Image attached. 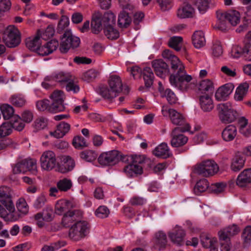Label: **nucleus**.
<instances>
[{
	"instance_id": "obj_1",
	"label": "nucleus",
	"mask_w": 251,
	"mask_h": 251,
	"mask_svg": "<svg viewBox=\"0 0 251 251\" xmlns=\"http://www.w3.org/2000/svg\"><path fill=\"white\" fill-rule=\"evenodd\" d=\"M176 66L171 68L173 73L171 75L169 81L172 86L181 91L187 90L190 85L189 82L192 80L191 75H186L184 66L180 60H174Z\"/></svg>"
},
{
	"instance_id": "obj_2",
	"label": "nucleus",
	"mask_w": 251,
	"mask_h": 251,
	"mask_svg": "<svg viewBox=\"0 0 251 251\" xmlns=\"http://www.w3.org/2000/svg\"><path fill=\"white\" fill-rule=\"evenodd\" d=\"M217 22L214 27L223 31H225L229 27V25H236L240 21V14L236 10L228 12L218 11L216 12Z\"/></svg>"
},
{
	"instance_id": "obj_3",
	"label": "nucleus",
	"mask_w": 251,
	"mask_h": 251,
	"mask_svg": "<svg viewBox=\"0 0 251 251\" xmlns=\"http://www.w3.org/2000/svg\"><path fill=\"white\" fill-rule=\"evenodd\" d=\"M123 89V85L121 78L116 75L109 77L108 87H102L100 88V94L105 99L112 100L121 93Z\"/></svg>"
},
{
	"instance_id": "obj_4",
	"label": "nucleus",
	"mask_w": 251,
	"mask_h": 251,
	"mask_svg": "<svg viewBox=\"0 0 251 251\" xmlns=\"http://www.w3.org/2000/svg\"><path fill=\"white\" fill-rule=\"evenodd\" d=\"M90 226L85 221H78L73 224L68 231L69 238L74 242L79 241L88 236Z\"/></svg>"
},
{
	"instance_id": "obj_5",
	"label": "nucleus",
	"mask_w": 251,
	"mask_h": 251,
	"mask_svg": "<svg viewBox=\"0 0 251 251\" xmlns=\"http://www.w3.org/2000/svg\"><path fill=\"white\" fill-rule=\"evenodd\" d=\"M217 108L219 119L222 123H232L238 117L237 112L234 110L230 102L220 103L217 105Z\"/></svg>"
},
{
	"instance_id": "obj_6",
	"label": "nucleus",
	"mask_w": 251,
	"mask_h": 251,
	"mask_svg": "<svg viewBox=\"0 0 251 251\" xmlns=\"http://www.w3.org/2000/svg\"><path fill=\"white\" fill-rule=\"evenodd\" d=\"M120 160L126 162L128 161V157L127 155H121L120 152L116 150L103 152L98 158L99 163L103 166L115 165Z\"/></svg>"
},
{
	"instance_id": "obj_7",
	"label": "nucleus",
	"mask_w": 251,
	"mask_h": 251,
	"mask_svg": "<svg viewBox=\"0 0 251 251\" xmlns=\"http://www.w3.org/2000/svg\"><path fill=\"white\" fill-rule=\"evenodd\" d=\"M2 39L7 47L15 48L21 43V33L15 26L9 25L4 31Z\"/></svg>"
},
{
	"instance_id": "obj_8",
	"label": "nucleus",
	"mask_w": 251,
	"mask_h": 251,
	"mask_svg": "<svg viewBox=\"0 0 251 251\" xmlns=\"http://www.w3.org/2000/svg\"><path fill=\"white\" fill-rule=\"evenodd\" d=\"M219 171V167L213 160L203 161L194 166V172L203 176L208 177L216 174Z\"/></svg>"
},
{
	"instance_id": "obj_9",
	"label": "nucleus",
	"mask_w": 251,
	"mask_h": 251,
	"mask_svg": "<svg viewBox=\"0 0 251 251\" xmlns=\"http://www.w3.org/2000/svg\"><path fill=\"white\" fill-rule=\"evenodd\" d=\"M190 129L189 125H186L185 126L176 127L173 129L171 136V145L173 147L178 148L185 145L188 140V138L184 135L179 132L188 131Z\"/></svg>"
},
{
	"instance_id": "obj_10",
	"label": "nucleus",
	"mask_w": 251,
	"mask_h": 251,
	"mask_svg": "<svg viewBox=\"0 0 251 251\" xmlns=\"http://www.w3.org/2000/svg\"><path fill=\"white\" fill-rule=\"evenodd\" d=\"M30 171L33 174L36 173V161L31 158L21 159L13 166V173L14 174H24Z\"/></svg>"
},
{
	"instance_id": "obj_11",
	"label": "nucleus",
	"mask_w": 251,
	"mask_h": 251,
	"mask_svg": "<svg viewBox=\"0 0 251 251\" xmlns=\"http://www.w3.org/2000/svg\"><path fill=\"white\" fill-rule=\"evenodd\" d=\"M80 44V39L78 37L73 36L70 30L65 31L61 39L59 50L61 52L65 53L71 48L78 47Z\"/></svg>"
},
{
	"instance_id": "obj_12",
	"label": "nucleus",
	"mask_w": 251,
	"mask_h": 251,
	"mask_svg": "<svg viewBox=\"0 0 251 251\" xmlns=\"http://www.w3.org/2000/svg\"><path fill=\"white\" fill-rule=\"evenodd\" d=\"M161 111L164 117L168 115L169 116L171 122L175 125L182 127L185 126L186 125H189L186 122L183 115L174 109L168 108L167 106H163Z\"/></svg>"
},
{
	"instance_id": "obj_13",
	"label": "nucleus",
	"mask_w": 251,
	"mask_h": 251,
	"mask_svg": "<svg viewBox=\"0 0 251 251\" xmlns=\"http://www.w3.org/2000/svg\"><path fill=\"white\" fill-rule=\"evenodd\" d=\"M40 163L43 170L47 171L53 170L57 164L55 154L51 151L43 152L40 157Z\"/></svg>"
},
{
	"instance_id": "obj_14",
	"label": "nucleus",
	"mask_w": 251,
	"mask_h": 251,
	"mask_svg": "<svg viewBox=\"0 0 251 251\" xmlns=\"http://www.w3.org/2000/svg\"><path fill=\"white\" fill-rule=\"evenodd\" d=\"M52 100V107L50 110L54 113L63 111L65 107L64 101L65 99L64 93L61 90L54 91L50 96Z\"/></svg>"
},
{
	"instance_id": "obj_15",
	"label": "nucleus",
	"mask_w": 251,
	"mask_h": 251,
	"mask_svg": "<svg viewBox=\"0 0 251 251\" xmlns=\"http://www.w3.org/2000/svg\"><path fill=\"white\" fill-rule=\"evenodd\" d=\"M0 202L5 207L9 212H14L15 207L12 200L10 188L6 186L0 187Z\"/></svg>"
},
{
	"instance_id": "obj_16",
	"label": "nucleus",
	"mask_w": 251,
	"mask_h": 251,
	"mask_svg": "<svg viewBox=\"0 0 251 251\" xmlns=\"http://www.w3.org/2000/svg\"><path fill=\"white\" fill-rule=\"evenodd\" d=\"M152 248L156 251H163L167 245V236L162 231H158L154 234L153 238Z\"/></svg>"
},
{
	"instance_id": "obj_17",
	"label": "nucleus",
	"mask_w": 251,
	"mask_h": 251,
	"mask_svg": "<svg viewBox=\"0 0 251 251\" xmlns=\"http://www.w3.org/2000/svg\"><path fill=\"white\" fill-rule=\"evenodd\" d=\"M234 89L233 84L228 83L220 87L215 93V98L218 101L225 100Z\"/></svg>"
},
{
	"instance_id": "obj_18",
	"label": "nucleus",
	"mask_w": 251,
	"mask_h": 251,
	"mask_svg": "<svg viewBox=\"0 0 251 251\" xmlns=\"http://www.w3.org/2000/svg\"><path fill=\"white\" fill-rule=\"evenodd\" d=\"M152 67L156 75L163 77L169 72L168 66L162 59H156L152 62Z\"/></svg>"
},
{
	"instance_id": "obj_19",
	"label": "nucleus",
	"mask_w": 251,
	"mask_h": 251,
	"mask_svg": "<svg viewBox=\"0 0 251 251\" xmlns=\"http://www.w3.org/2000/svg\"><path fill=\"white\" fill-rule=\"evenodd\" d=\"M176 16L181 19L193 18L195 16V10L191 5L186 4L178 8Z\"/></svg>"
},
{
	"instance_id": "obj_20",
	"label": "nucleus",
	"mask_w": 251,
	"mask_h": 251,
	"mask_svg": "<svg viewBox=\"0 0 251 251\" xmlns=\"http://www.w3.org/2000/svg\"><path fill=\"white\" fill-rule=\"evenodd\" d=\"M251 183V169H247L242 171L237 176L236 184L241 188H244Z\"/></svg>"
},
{
	"instance_id": "obj_21",
	"label": "nucleus",
	"mask_w": 251,
	"mask_h": 251,
	"mask_svg": "<svg viewBox=\"0 0 251 251\" xmlns=\"http://www.w3.org/2000/svg\"><path fill=\"white\" fill-rule=\"evenodd\" d=\"M152 153L155 156L163 159H166L172 156L167 144L165 143H162L156 147L152 151Z\"/></svg>"
},
{
	"instance_id": "obj_22",
	"label": "nucleus",
	"mask_w": 251,
	"mask_h": 251,
	"mask_svg": "<svg viewBox=\"0 0 251 251\" xmlns=\"http://www.w3.org/2000/svg\"><path fill=\"white\" fill-rule=\"evenodd\" d=\"M185 235V231L178 226H176L172 232L168 233V236L172 242L178 245H180Z\"/></svg>"
},
{
	"instance_id": "obj_23",
	"label": "nucleus",
	"mask_w": 251,
	"mask_h": 251,
	"mask_svg": "<svg viewBox=\"0 0 251 251\" xmlns=\"http://www.w3.org/2000/svg\"><path fill=\"white\" fill-rule=\"evenodd\" d=\"M42 44L41 33L38 30L36 35L33 37H29L26 39V47L31 50L36 52L39 46Z\"/></svg>"
},
{
	"instance_id": "obj_24",
	"label": "nucleus",
	"mask_w": 251,
	"mask_h": 251,
	"mask_svg": "<svg viewBox=\"0 0 251 251\" xmlns=\"http://www.w3.org/2000/svg\"><path fill=\"white\" fill-rule=\"evenodd\" d=\"M74 204L69 201L66 200H60L57 201L55 207V212L57 215H62L67 211L73 208Z\"/></svg>"
},
{
	"instance_id": "obj_25",
	"label": "nucleus",
	"mask_w": 251,
	"mask_h": 251,
	"mask_svg": "<svg viewBox=\"0 0 251 251\" xmlns=\"http://www.w3.org/2000/svg\"><path fill=\"white\" fill-rule=\"evenodd\" d=\"M239 231V227L234 224L219 231L218 235L219 237L222 239L225 238L230 240V237L236 235Z\"/></svg>"
},
{
	"instance_id": "obj_26",
	"label": "nucleus",
	"mask_w": 251,
	"mask_h": 251,
	"mask_svg": "<svg viewBox=\"0 0 251 251\" xmlns=\"http://www.w3.org/2000/svg\"><path fill=\"white\" fill-rule=\"evenodd\" d=\"M200 104L201 108L204 112H210L214 108L213 101L208 94L200 96Z\"/></svg>"
},
{
	"instance_id": "obj_27",
	"label": "nucleus",
	"mask_w": 251,
	"mask_h": 251,
	"mask_svg": "<svg viewBox=\"0 0 251 251\" xmlns=\"http://www.w3.org/2000/svg\"><path fill=\"white\" fill-rule=\"evenodd\" d=\"M70 129V125L68 123L62 122L57 125L56 129L53 132H50L51 135L56 138H62Z\"/></svg>"
},
{
	"instance_id": "obj_28",
	"label": "nucleus",
	"mask_w": 251,
	"mask_h": 251,
	"mask_svg": "<svg viewBox=\"0 0 251 251\" xmlns=\"http://www.w3.org/2000/svg\"><path fill=\"white\" fill-rule=\"evenodd\" d=\"M237 128L233 125L227 126L223 130L222 137L226 142L232 141L237 135Z\"/></svg>"
},
{
	"instance_id": "obj_29",
	"label": "nucleus",
	"mask_w": 251,
	"mask_h": 251,
	"mask_svg": "<svg viewBox=\"0 0 251 251\" xmlns=\"http://www.w3.org/2000/svg\"><path fill=\"white\" fill-rule=\"evenodd\" d=\"M79 213L78 210L67 211L65 213L62 220L63 225L65 226H69L70 225L74 222H76L79 221L78 218Z\"/></svg>"
},
{
	"instance_id": "obj_30",
	"label": "nucleus",
	"mask_w": 251,
	"mask_h": 251,
	"mask_svg": "<svg viewBox=\"0 0 251 251\" xmlns=\"http://www.w3.org/2000/svg\"><path fill=\"white\" fill-rule=\"evenodd\" d=\"M101 14L99 12H95L92 17L91 21L92 31L95 34H98L102 29Z\"/></svg>"
},
{
	"instance_id": "obj_31",
	"label": "nucleus",
	"mask_w": 251,
	"mask_h": 251,
	"mask_svg": "<svg viewBox=\"0 0 251 251\" xmlns=\"http://www.w3.org/2000/svg\"><path fill=\"white\" fill-rule=\"evenodd\" d=\"M195 4L199 12L204 14L209 8L214 7L216 2L213 0H195Z\"/></svg>"
},
{
	"instance_id": "obj_32",
	"label": "nucleus",
	"mask_w": 251,
	"mask_h": 251,
	"mask_svg": "<svg viewBox=\"0 0 251 251\" xmlns=\"http://www.w3.org/2000/svg\"><path fill=\"white\" fill-rule=\"evenodd\" d=\"M124 171L128 177H135L143 173V168L141 165H136L130 163L124 168Z\"/></svg>"
},
{
	"instance_id": "obj_33",
	"label": "nucleus",
	"mask_w": 251,
	"mask_h": 251,
	"mask_svg": "<svg viewBox=\"0 0 251 251\" xmlns=\"http://www.w3.org/2000/svg\"><path fill=\"white\" fill-rule=\"evenodd\" d=\"M72 76L69 73L59 72L46 77V80H52L58 82H66L71 80Z\"/></svg>"
},
{
	"instance_id": "obj_34",
	"label": "nucleus",
	"mask_w": 251,
	"mask_h": 251,
	"mask_svg": "<svg viewBox=\"0 0 251 251\" xmlns=\"http://www.w3.org/2000/svg\"><path fill=\"white\" fill-rule=\"evenodd\" d=\"M214 84L212 81L205 79L201 81L198 85V89L201 93H212L214 91Z\"/></svg>"
},
{
	"instance_id": "obj_35",
	"label": "nucleus",
	"mask_w": 251,
	"mask_h": 251,
	"mask_svg": "<svg viewBox=\"0 0 251 251\" xmlns=\"http://www.w3.org/2000/svg\"><path fill=\"white\" fill-rule=\"evenodd\" d=\"M245 159L239 153L236 154L232 158L230 168L234 172H238L242 169L244 166Z\"/></svg>"
},
{
	"instance_id": "obj_36",
	"label": "nucleus",
	"mask_w": 251,
	"mask_h": 251,
	"mask_svg": "<svg viewBox=\"0 0 251 251\" xmlns=\"http://www.w3.org/2000/svg\"><path fill=\"white\" fill-rule=\"evenodd\" d=\"M62 162L63 163V167H61L59 169V172L61 173H66L71 171L75 166L74 160L70 156H63Z\"/></svg>"
},
{
	"instance_id": "obj_37",
	"label": "nucleus",
	"mask_w": 251,
	"mask_h": 251,
	"mask_svg": "<svg viewBox=\"0 0 251 251\" xmlns=\"http://www.w3.org/2000/svg\"><path fill=\"white\" fill-rule=\"evenodd\" d=\"M192 41L194 46L197 49L203 47L206 42L204 33L202 31L195 32L192 37Z\"/></svg>"
},
{
	"instance_id": "obj_38",
	"label": "nucleus",
	"mask_w": 251,
	"mask_h": 251,
	"mask_svg": "<svg viewBox=\"0 0 251 251\" xmlns=\"http://www.w3.org/2000/svg\"><path fill=\"white\" fill-rule=\"evenodd\" d=\"M131 18L129 14L123 10L119 14L118 24L121 28L127 27L131 23Z\"/></svg>"
},
{
	"instance_id": "obj_39",
	"label": "nucleus",
	"mask_w": 251,
	"mask_h": 251,
	"mask_svg": "<svg viewBox=\"0 0 251 251\" xmlns=\"http://www.w3.org/2000/svg\"><path fill=\"white\" fill-rule=\"evenodd\" d=\"M10 101L12 105L16 107H23L26 103L25 97L21 94L12 95L10 98Z\"/></svg>"
},
{
	"instance_id": "obj_40",
	"label": "nucleus",
	"mask_w": 251,
	"mask_h": 251,
	"mask_svg": "<svg viewBox=\"0 0 251 251\" xmlns=\"http://www.w3.org/2000/svg\"><path fill=\"white\" fill-rule=\"evenodd\" d=\"M201 242L204 248H210V251H211L213 248H217L215 246L217 242L216 239L209 237L206 234H202L201 235Z\"/></svg>"
},
{
	"instance_id": "obj_41",
	"label": "nucleus",
	"mask_w": 251,
	"mask_h": 251,
	"mask_svg": "<svg viewBox=\"0 0 251 251\" xmlns=\"http://www.w3.org/2000/svg\"><path fill=\"white\" fill-rule=\"evenodd\" d=\"M249 86L247 83L241 84L236 89L234 95V99L237 101L242 100L246 95Z\"/></svg>"
},
{
	"instance_id": "obj_42",
	"label": "nucleus",
	"mask_w": 251,
	"mask_h": 251,
	"mask_svg": "<svg viewBox=\"0 0 251 251\" xmlns=\"http://www.w3.org/2000/svg\"><path fill=\"white\" fill-rule=\"evenodd\" d=\"M142 75L145 81V86L149 88L153 84L154 79L153 73L150 67H146L142 71Z\"/></svg>"
},
{
	"instance_id": "obj_43",
	"label": "nucleus",
	"mask_w": 251,
	"mask_h": 251,
	"mask_svg": "<svg viewBox=\"0 0 251 251\" xmlns=\"http://www.w3.org/2000/svg\"><path fill=\"white\" fill-rule=\"evenodd\" d=\"M209 187V182L206 179H200L198 181L194 188V193L199 195L201 193L205 192Z\"/></svg>"
},
{
	"instance_id": "obj_44",
	"label": "nucleus",
	"mask_w": 251,
	"mask_h": 251,
	"mask_svg": "<svg viewBox=\"0 0 251 251\" xmlns=\"http://www.w3.org/2000/svg\"><path fill=\"white\" fill-rule=\"evenodd\" d=\"M101 19L105 27L115 24L116 16L112 12H107L103 15L101 14Z\"/></svg>"
},
{
	"instance_id": "obj_45",
	"label": "nucleus",
	"mask_w": 251,
	"mask_h": 251,
	"mask_svg": "<svg viewBox=\"0 0 251 251\" xmlns=\"http://www.w3.org/2000/svg\"><path fill=\"white\" fill-rule=\"evenodd\" d=\"M73 183L71 179L64 178L57 183V187L60 191L67 192L72 187Z\"/></svg>"
},
{
	"instance_id": "obj_46",
	"label": "nucleus",
	"mask_w": 251,
	"mask_h": 251,
	"mask_svg": "<svg viewBox=\"0 0 251 251\" xmlns=\"http://www.w3.org/2000/svg\"><path fill=\"white\" fill-rule=\"evenodd\" d=\"M160 96L162 98H165L168 102L171 104H175L177 100V98L174 92L169 88H167L163 92Z\"/></svg>"
},
{
	"instance_id": "obj_47",
	"label": "nucleus",
	"mask_w": 251,
	"mask_h": 251,
	"mask_svg": "<svg viewBox=\"0 0 251 251\" xmlns=\"http://www.w3.org/2000/svg\"><path fill=\"white\" fill-rule=\"evenodd\" d=\"M0 108L4 119H9L12 116L13 117L14 116V109L10 105L8 104H3L0 106Z\"/></svg>"
},
{
	"instance_id": "obj_48",
	"label": "nucleus",
	"mask_w": 251,
	"mask_h": 251,
	"mask_svg": "<svg viewBox=\"0 0 251 251\" xmlns=\"http://www.w3.org/2000/svg\"><path fill=\"white\" fill-rule=\"evenodd\" d=\"M11 126L12 129H14L17 131H22L25 125L22 122L21 117L18 115H14L11 121L9 122Z\"/></svg>"
},
{
	"instance_id": "obj_49",
	"label": "nucleus",
	"mask_w": 251,
	"mask_h": 251,
	"mask_svg": "<svg viewBox=\"0 0 251 251\" xmlns=\"http://www.w3.org/2000/svg\"><path fill=\"white\" fill-rule=\"evenodd\" d=\"M182 44V38L180 36H173L169 41V46L176 51L181 50Z\"/></svg>"
},
{
	"instance_id": "obj_50",
	"label": "nucleus",
	"mask_w": 251,
	"mask_h": 251,
	"mask_svg": "<svg viewBox=\"0 0 251 251\" xmlns=\"http://www.w3.org/2000/svg\"><path fill=\"white\" fill-rule=\"evenodd\" d=\"M36 106L39 111H44L47 110L50 112L54 113V112L50 111V109L52 107V105L50 103V101L47 99H44L37 101L36 103Z\"/></svg>"
},
{
	"instance_id": "obj_51",
	"label": "nucleus",
	"mask_w": 251,
	"mask_h": 251,
	"mask_svg": "<svg viewBox=\"0 0 251 251\" xmlns=\"http://www.w3.org/2000/svg\"><path fill=\"white\" fill-rule=\"evenodd\" d=\"M104 32L107 38L111 40H115L119 38V31L113 28V25L108 26L104 28Z\"/></svg>"
},
{
	"instance_id": "obj_52",
	"label": "nucleus",
	"mask_w": 251,
	"mask_h": 251,
	"mask_svg": "<svg viewBox=\"0 0 251 251\" xmlns=\"http://www.w3.org/2000/svg\"><path fill=\"white\" fill-rule=\"evenodd\" d=\"M80 157L86 161L92 162L96 159L97 154L93 151L86 150L80 153Z\"/></svg>"
},
{
	"instance_id": "obj_53",
	"label": "nucleus",
	"mask_w": 251,
	"mask_h": 251,
	"mask_svg": "<svg viewBox=\"0 0 251 251\" xmlns=\"http://www.w3.org/2000/svg\"><path fill=\"white\" fill-rule=\"evenodd\" d=\"M12 131L11 124L9 122L3 123L0 126V138L9 135Z\"/></svg>"
},
{
	"instance_id": "obj_54",
	"label": "nucleus",
	"mask_w": 251,
	"mask_h": 251,
	"mask_svg": "<svg viewBox=\"0 0 251 251\" xmlns=\"http://www.w3.org/2000/svg\"><path fill=\"white\" fill-rule=\"evenodd\" d=\"M211 50L212 55L216 57H220L223 53L222 46L219 41H215L213 43Z\"/></svg>"
},
{
	"instance_id": "obj_55",
	"label": "nucleus",
	"mask_w": 251,
	"mask_h": 251,
	"mask_svg": "<svg viewBox=\"0 0 251 251\" xmlns=\"http://www.w3.org/2000/svg\"><path fill=\"white\" fill-rule=\"evenodd\" d=\"M242 237L244 241L245 247H247L251 241V226H247L244 229Z\"/></svg>"
},
{
	"instance_id": "obj_56",
	"label": "nucleus",
	"mask_w": 251,
	"mask_h": 251,
	"mask_svg": "<svg viewBox=\"0 0 251 251\" xmlns=\"http://www.w3.org/2000/svg\"><path fill=\"white\" fill-rule=\"evenodd\" d=\"M162 56L164 58H167L170 60L171 64V68H174L177 65L176 63H174V60L176 59L179 60L178 58L175 55L172 54V51L169 50H165L162 52Z\"/></svg>"
},
{
	"instance_id": "obj_57",
	"label": "nucleus",
	"mask_w": 251,
	"mask_h": 251,
	"mask_svg": "<svg viewBox=\"0 0 251 251\" xmlns=\"http://www.w3.org/2000/svg\"><path fill=\"white\" fill-rule=\"evenodd\" d=\"M226 187V184L223 182L216 183L211 184L210 189L212 193L218 194L224 192Z\"/></svg>"
},
{
	"instance_id": "obj_58",
	"label": "nucleus",
	"mask_w": 251,
	"mask_h": 251,
	"mask_svg": "<svg viewBox=\"0 0 251 251\" xmlns=\"http://www.w3.org/2000/svg\"><path fill=\"white\" fill-rule=\"evenodd\" d=\"M69 25V18L65 15L61 16L57 26V32L61 33Z\"/></svg>"
},
{
	"instance_id": "obj_59",
	"label": "nucleus",
	"mask_w": 251,
	"mask_h": 251,
	"mask_svg": "<svg viewBox=\"0 0 251 251\" xmlns=\"http://www.w3.org/2000/svg\"><path fill=\"white\" fill-rule=\"evenodd\" d=\"M109 210L105 206H100L95 211L96 216L100 218H105L108 216Z\"/></svg>"
},
{
	"instance_id": "obj_60",
	"label": "nucleus",
	"mask_w": 251,
	"mask_h": 251,
	"mask_svg": "<svg viewBox=\"0 0 251 251\" xmlns=\"http://www.w3.org/2000/svg\"><path fill=\"white\" fill-rule=\"evenodd\" d=\"M44 217L43 220L46 222H50L53 219V210L51 207L47 206L42 211Z\"/></svg>"
},
{
	"instance_id": "obj_61",
	"label": "nucleus",
	"mask_w": 251,
	"mask_h": 251,
	"mask_svg": "<svg viewBox=\"0 0 251 251\" xmlns=\"http://www.w3.org/2000/svg\"><path fill=\"white\" fill-rule=\"evenodd\" d=\"M18 210L23 214H26L28 211V207L25 200L23 198L19 199L17 203Z\"/></svg>"
},
{
	"instance_id": "obj_62",
	"label": "nucleus",
	"mask_w": 251,
	"mask_h": 251,
	"mask_svg": "<svg viewBox=\"0 0 251 251\" xmlns=\"http://www.w3.org/2000/svg\"><path fill=\"white\" fill-rule=\"evenodd\" d=\"M98 75V72L94 69H90L84 73L83 79L87 81H91L95 79Z\"/></svg>"
},
{
	"instance_id": "obj_63",
	"label": "nucleus",
	"mask_w": 251,
	"mask_h": 251,
	"mask_svg": "<svg viewBox=\"0 0 251 251\" xmlns=\"http://www.w3.org/2000/svg\"><path fill=\"white\" fill-rule=\"evenodd\" d=\"M47 202V199L44 195H41L39 196L33 203V206L37 209H40L42 208Z\"/></svg>"
},
{
	"instance_id": "obj_64",
	"label": "nucleus",
	"mask_w": 251,
	"mask_h": 251,
	"mask_svg": "<svg viewBox=\"0 0 251 251\" xmlns=\"http://www.w3.org/2000/svg\"><path fill=\"white\" fill-rule=\"evenodd\" d=\"M73 144L75 148L77 149H81L87 146L85 139L82 136L75 137L73 141Z\"/></svg>"
}]
</instances>
